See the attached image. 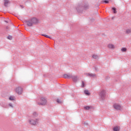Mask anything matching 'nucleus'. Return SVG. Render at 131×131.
Here are the masks:
<instances>
[{"mask_svg": "<svg viewBox=\"0 0 131 131\" xmlns=\"http://www.w3.org/2000/svg\"><path fill=\"white\" fill-rule=\"evenodd\" d=\"M37 23H38V20L36 18H33L30 20L26 21L27 25L30 27L33 26V25H35V24H37Z\"/></svg>", "mask_w": 131, "mask_h": 131, "instance_id": "nucleus-1", "label": "nucleus"}, {"mask_svg": "<svg viewBox=\"0 0 131 131\" xmlns=\"http://www.w3.org/2000/svg\"><path fill=\"white\" fill-rule=\"evenodd\" d=\"M14 92H15L16 94H18V95H21L22 93H23V88L21 86L16 87L14 89Z\"/></svg>", "mask_w": 131, "mask_h": 131, "instance_id": "nucleus-2", "label": "nucleus"}, {"mask_svg": "<svg viewBox=\"0 0 131 131\" xmlns=\"http://www.w3.org/2000/svg\"><path fill=\"white\" fill-rule=\"evenodd\" d=\"M39 121V120L37 119H34L33 118H31L29 120V123H30L31 124H33L34 125H35V124H36L37 123H38Z\"/></svg>", "mask_w": 131, "mask_h": 131, "instance_id": "nucleus-3", "label": "nucleus"}, {"mask_svg": "<svg viewBox=\"0 0 131 131\" xmlns=\"http://www.w3.org/2000/svg\"><path fill=\"white\" fill-rule=\"evenodd\" d=\"M47 104V100L45 98H41V101L38 103V105L39 106L45 105Z\"/></svg>", "mask_w": 131, "mask_h": 131, "instance_id": "nucleus-4", "label": "nucleus"}, {"mask_svg": "<svg viewBox=\"0 0 131 131\" xmlns=\"http://www.w3.org/2000/svg\"><path fill=\"white\" fill-rule=\"evenodd\" d=\"M113 107L114 109H116V110H121V106L118 103H114L113 104Z\"/></svg>", "mask_w": 131, "mask_h": 131, "instance_id": "nucleus-5", "label": "nucleus"}, {"mask_svg": "<svg viewBox=\"0 0 131 131\" xmlns=\"http://www.w3.org/2000/svg\"><path fill=\"white\" fill-rule=\"evenodd\" d=\"M108 49H110V50H114L115 49V46L112 43H109L107 45Z\"/></svg>", "mask_w": 131, "mask_h": 131, "instance_id": "nucleus-6", "label": "nucleus"}, {"mask_svg": "<svg viewBox=\"0 0 131 131\" xmlns=\"http://www.w3.org/2000/svg\"><path fill=\"white\" fill-rule=\"evenodd\" d=\"M64 78H71L72 77V76L70 74H64L63 75Z\"/></svg>", "mask_w": 131, "mask_h": 131, "instance_id": "nucleus-7", "label": "nucleus"}, {"mask_svg": "<svg viewBox=\"0 0 131 131\" xmlns=\"http://www.w3.org/2000/svg\"><path fill=\"white\" fill-rule=\"evenodd\" d=\"M4 6L5 7H8L9 4H10V1L9 0H4Z\"/></svg>", "mask_w": 131, "mask_h": 131, "instance_id": "nucleus-8", "label": "nucleus"}, {"mask_svg": "<svg viewBox=\"0 0 131 131\" xmlns=\"http://www.w3.org/2000/svg\"><path fill=\"white\" fill-rule=\"evenodd\" d=\"M114 131H119L120 130V127L119 126H116L113 128Z\"/></svg>", "mask_w": 131, "mask_h": 131, "instance_id": "nucleus-9", "label": "nucleus"}, {"mask_svg": "<svg viewBox=\"0 0 131 131\" xmlns=\"http://www.w3.org/2000/svg\"><path fill=\"white\" fill-rule=\"evenodd\" d=\"M72 80L74 81H75V82L77 81L78 78H77V76H74L72 77Z\"/></svg>", "mask_w": 131, "mask_h": 131, "instance_id": "nucleus-10", "label": "nucleus"}, {"mask_svg": "<svg viewBox=\"0 0 131 131\" xmlns=\"http://www.w3.org/2000/svg\"><path fill=\"white\" fill-rule=\"evenodd\" d=\"M126 33L127 34L131 33V29H128L126 30Z\"/></svg>", "mask_w": 131, "mask_h": 131, "instance_id": "nucleus-11", "label": "nucleus"}, {"mask_svg": "<svg viewBox=\"0 0 131 131\" xmlns=\"http://www.w3.org/2000/svg\"><path fill=\"white\" fill-rule=\"evenodd\" d=\"M9 100L10 101H14V100H15V97H13V96H10L9 97Z\"/></svg>", "mask_w": 131, "mask_h": 131, "instance_id": "nucleus-12", "label": "nucleus"}, {"mask_svg": "<svg viewBox=\"0 0 131 131\" xmlns=\"http://www.w3.org/2000/svg\"><path fill=\"white\" fill-rule=\"evenodd\" d=\"M84 93L85 94V95H88V96L91 94L90 93V92H89L88 90H85L84 91Z\"/></svg>", "mask_w": 131, "mask_h": 131, "instance_id": "nucleus-13", "label": "nucleus"}, {"mask_svg": "<svg viewBox=\"0 0 131 131\" xmlns=\"http://www.w3.org/2000/svg\"><path fill=\"white\" fill-rule=\"evenodd\" d=\"M43 35V36H45V37H47V38H50V39H52V38H51V37H50L48 35L44 34V35Z\"/></svg>", "mask_w": 131, "mask_h": 131, "instance_id": "nucleus-14", "label": "nucleus"}, {"mask_svg": "<svg viewBox=\"0 0 131 131\" xmlns=\"http://www.w3.org/2000/svg\"><path fill=\"white\" fill-rule=\"evenodd\" d=\"M93 59H98V55L94 54L93 55Z\"/></svg>", "mask_w": 131, "mask_h": 131, "instance_id": "nucleus-15", "label": "nucleus"}, {"mask_svg": "<svg viewBox=\"0 0 131 131\" xmlns=\"http://www.w3.org/2000/svg\"><path fill=\"white\" fill-rule=\"evenodd\" d=\"M88 75H89V76H90L91 77H94V76H96V75L92 74H88Z\"/></svg>", "mask_w": 131, "mask_h": 131, "instance_id": "nucleus-16", "label": "nucleus"}, {"mask_svg": "<svg viewBox=\"0 0 131 131\" xmlns=\"http://www.w3.org/2000/svg\"><path fill=\"white\" fill-rule=\"evenodd\" d=\"M85 110H90L91 107L90 106H85L84 107Z\"/></svg>", "mask_w": 131, "mask_h": 131, "instance_id": "nucleus-17", "label": "nucleus"}, {"mask_svg": "<svg viewBox=\"0 0 131 131\" xmlns=\"http://www.w3.org/2000/svg\"><path fill=\"white\" fill-rule=\"evenodd\" d=\"M112 10H114V14H116V8H115V7H113V8H112Z\"/></svg>", "mask_w": 131, "mask_h": 131, "instance_id": "nucleus-18", "label": "nucleus"}, {"mask_svg": "<svg viewBox=\"0 0 131 131\" xmlns=\"http://www.w3.org/2000/svg\"><path fill=\"white\" fill-rule=\"evenodd\" d=\"M121 51L122 52H126V48H123L121 49Z\"/></svg>", "mask_w": 131, "mask_h": 131, "instance_id": "nucleus-19", "label": "nucleus"}, {"mask_svg": "<svg viewBox=\"0 0 131 131\" xmlns=\"http://www.w3.org/2000/svg\"><path fill=\"white\" fill-rule=\"evenodd\" d=\"M99 96H100V97H102V96H104V92H101Z\"/></svg>", "mask_w": 131, "mask_h": 131, "instance_id": "nucleus-20", "label": "nucleus"}, {"mask_svg": "<svg viewBox=\"0 0 131 131\" xmlns=\"http://www.w3.org/2000/svg\"><path fill=\"white\" fill-rule=\"evenodd\" d=\"M7 38L11 40L13 38V37H12V36H8Z\"/></svg>", "mask_w": 131, "mask_h": 131, "instance_id": "nucleus-21", "label": "nucleus"}, {"mask_svg": "<svg viewBox=\"0 0 131 131\" xmlns=\"http://www.w3.org/2000/svg\"><path fill=\"white\" fill-rule=\"evenodd\" d=\"M57 103H61V100L59 99H57Z\"/></svg>", "mask_w": 131, "mask_h": 131, "instance_id": "nucleus-22", "label": "nucleus"}, {"mask_svg": "<svg viewBox=\"0 0 131 131\" xmlns=\"http://www.w3.org/2000/svg\"><path fill=\"white\" fill-rule=\"evenodd\" d=\"M82 88H84V82L82 81Z\"/></svg>", "mask_w": 131, "mask_h": 131, "instance_id": "nucleus-23", "label": "nucleus"}, {"mask_svg": "<svg viewBox=\"0 0 131 131\" xmlns=\"http://www.w3.org/2000/svg\"><path fill=\"white\" fill-rule=\"evenodd\" d=\"M103 3H105V4H108L109 3V1H104L103 2Z\"/></svg>", "mask_w": 131, "mask_h": 131, "instance_id": "nucleus-24", "label": "nucleus"}, {"mask_svg": "<svg viewBox=\"0 0 131 131\" xmlns=\"http://www.w3.org/2000/svg\"><path fill=\"white\" fill-rule=\"evenodd\" d=\"M9 106H10V107H12V108H13V105H12V104L10 103V104H9Z\"/></svg>", "mask_w": 131, "mask_h": 131, "instance_id": "nucleus-25", "label": "nucleus"}, {"mask_svg": "<svg viewBox=\"0 0 131 131\" xmlns=\"http://www.w3.org/2000/svg\"><path fill=\"white\" fill-rule=\"evenodd\" d=\"M85 8V9H88V8H89V6H86V7H84Z\"/></svg>", "mask_w": 131, "mask_h": 131, "instance_id": "nucleus-26", "label": "nucleus"}]
</instances>
